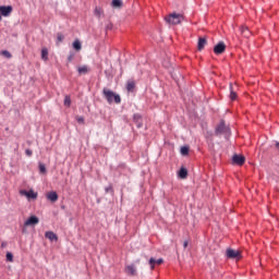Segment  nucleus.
Returning a JSON list of instances; mask_svg holds the SVG:
<instances>
[{
  "instance_id": "nucleus-1",
  "label": "nucleus",
  "mask_w": 279,
  "mask_h": 279,
  "mask_svg": "<svg viewBox=\"0 0 279 279\" xmlns=\"http://www.w3.org/2000/svg\"><path fill=\"white\" fill-rule=\"evenodd\" d=\"M102 95H104L105 99H107L108 104H112V101H114V104H121V96H119L111 89L104 88Z\"/></svg>"
},
{
  "instance_id": "nucleus-2",
  "label": "nucleus",
  "mask_w": 279,
  "mask_h": 279,
  "mask_svg": "<svg viewBox=\"0 0 279 279\" xmlns=\"http://www.w3.org/2000/svg\"><path fill=\"white\" fill-rule=\"evenodd\" d=\"M168 25H180L184 21V15L181 13H171L165 17Z\"/></svg>"
},
{
  "instance_id": "nucleus-3",
  "label": "nucleus",
  "mask_w": 279,
  "mask_h": 279,
  "mask_svg": "<svg viewBox=\"0 0 279 279\" xmlns=\"http://www.w3.org/2000/svg\"><path fill=\"white\" fill-rule=\"evenodd\" d=\"M20 195H22V197H26L28 199H37L38 198V193L34 192V190H21L20 191Z\"/></svg>"
},
{
  "instance_id": "nucleus-4",
  "label": "nucleus",
  "mask_w": 279,
  "mask_h": 279,
  "mask_svg": "<svg viewBox=\"0 0 279 279\" xmlns=\"http://www.w3.org/2000/svg\"><path fill=\"white\" fill-rule=\"evenodd\" d=\"M40 223V219L37 216H31L24 222V228H29V226H38Z\"/></svg>"
},
{
  "instance_id": "nucleus-5",
  "label": "nucleus",
  "mask_w": 279,
  "mask_h": 279,
  "mask_svg": "<svg viewBox=\"0 0 279 279\" xmlns=\"http://www.w3.org/2000/svg\"><path fill=\"white\" fill-rule=\"evenodd\" d=\"M227 258H235L236 260H241V252L233 248H228Z\"/></svg>"
},
{
  "instance_id": "nucleus-6",
  "label": "nucleus",
  "mask_w": 279,
  "mask_h": 279,
  "mask_svg": "<svg viewBox=\"0 0 279 279\" xmlns=\"http://www.w3.org/2000/svg\"><path fill=\"white\" fill-rule=\"evenodd\" d=\"M12 14V5H1L0 7V21L2 16H10Z\"/></svg>"
},
{
  "instance_id": "nucleus-7",
  "label": "nucleus",
  "mask_w": 279,
  "mask_h": 279,
  "mask_svg": "<svg viewBox=\"0 0 279 279\" xmlns=\"http://www.w3.org/2000/svg\"><path fill=\"white\" fill-rule=\"evenodd\" d=\"M225 51H226V44L223 41L218 43L214 47V53H216V56H221V53H223Z\"/></svg>"
},
{
  "instance_id": "nucleus-8",
  "label": "nucleus",
  "mask_w": 279,
  "mask_h": 279,
  "mask_svg": "<svg viewBox=\"0 0 279 279\" xmlns=\"http://www.w3.org/2000/svg\"><path fill=\"white\" fill-rule=\"evenodd\" d=\"M232 161L234 162V165H239L241 167L245 165V157L242 155H234L232 157Z\"/></svg>"
},
{
  "instance_id": "nucleus-9",
  "label": "nucleus",
  "mask_w": 279,
  "mask_h": 279,
  "mask_svg": "<svg viewBox=\"0 0 279 279\" xmlns=\"http://www.w3.org/2000/svg\"><path fill=\"white\" fill-rule=\"evenodd\" d=\"M148 263L150 265V269L154 270L156 268V265H162V263H165V260L162 258L156 259V258L151 257Z\"/></svg>"
},
{
  "instance_id": "nucleus-10",
  "label": "nucleus",
  "mask_w": 279,
  "mask_h": 279,
  "mask_svg": "<svg viewBox=\"0 0 279 279\" xmlns=\"http://www.w3.org/2000/svg\"><path fill=\"white\" fill-rule=\"evenodd\" d=\"M124 271L128 276H136V266H134V264L128 265Z\"/></svg>"
},
{
  "instance_id": "nucleus-11",
  "label": "nucleus",
  "mask_w": 279,
  "mask_h": 279,
  "mask_svg": "<svg viewBox=\"0 0 279 279\" xmlns=\"http://www.w3.org/2000/svg\"><path fill=\"white\" fill-rule=\"evenodd\" d=\"M226 132H228V128L226 126V123L225 122H220V124L216 129V133L217 134H223Z\"/></svg>"
},
{
  "instance_id": "nucleus-12",
  "label": "nucleus",
  "mask_w": 279,
  "mask_h": 279,
  "mask_svg": "<svg viewBox=\"0 0 279 279\" xmlns=\"http://www.w3.org/2000/svg\"><path fill=\"white\" fill-rule=\"evenodd\" d=\"M46 239H48L49 241H58V235L56 233H53V231H47L45 233Z\"/></svg>"
},
{
  "instance_id": "nucleus-13",
  "label": "nucleus",
  "mask_w": 279,
  "mask_h": 279,
  "mask_svg": "<svg viewBox=\"0 0 279 279\" xmlns=\"http://www.w3.org/2000/svg\"><path fill=\"white\" fill-rule=\"evenodd\" d=\"M77 71L80 75H86L90 71V68L88 65H82L77 68Z\"/></svg>"
},
{
  "instance_id": "nucleus-14",
  "label": "nucleus",
  "mask_w": 279,
  "mask_h": 279,
  "mask_svg": "<svg viewBox=\"0 0 279 279\" xmlns=\"http://www.w3.org/2000/svg\"><path fill=\"white\" fill-rule=\"evenodd\" d=\"M47 199H49V202H56L58 199V193L57 192H49L46 195Z\"/></svg>"
},
{
  "instance_id": "nucleus-15",
  "label": "nucleus",
  "mask_w": 279,
  "mask_h": 279,
  "mask_svg": "<svg viewBox=\"0 0 279 279\" xmlns=\"http://www.w3.org/2000/svg\"><path fill=\"white\" fill-rule=\"evenodd\" d=\"M72 47L75 49V51H82V41H80V39H75Z\"/></svg>"
},
{
  "instance_id": "nucleus-16",
  "label": "nucleus",
  "mask_w": 279,
  "mask_h": 279,
  "mask_svg": "<svg viewBox=\"0 0 279 279\" xmlns=\"http://www.w3.org/2000/svg\"><path fill=\"white\" fill-rule=\"evenodd\" d=\"M204 47H206V38L201 37L198 39V44H197L198 51H202V49H204Z\"/></svg>"
},
{
  "instance_id": "nucleus-17",
  "label": "nucleus",
  "mask_w": 279,
  "mask_h": 279,
  "mask_svg": "<svg viewBox=\"0 0 279 279\" xmlns=\"http://www.w3.org/2000/svg\"><path fill=\"white\" fill-rule=\"evenodd\" d=\"M41 60H45L46 62L49 60V50H47V48L41 49Z\"/></svg>"
},
{
  "instance_id": "nucleus-18",
  "label": "nucleus",
  "mask_w": 279,
  "mask_h": 279,
  "mask_svg": "<svg viewBox=\"0 0 279 279\" xmlns=\"http://www.w3.org/2000/svg\"><path fill=\"white\" fill-rule=\"evenodd\" d=\"M187 175H189V171L186 170V168H181L179 171V178H181L182 180H185Z\"/></svg>"
},
{
  "instance_id": "nucleus-19",
  "label": "nucleus",
  "mask_w": 279,
  "mask_h": 279,
  "mask_svg": "<svg viewBox=\"0 0 279 279\" xmlns=\"http://www.w3.org/2000/svg\"><path fill=\"white\" fill-rule=\"evenodd\" d=\"M241 33L243 34L244 38H250V28L242 26L241 27Z\"/></svg>"
},
{
  "instance_id": "nucleus-20",
  "label": "nucleus",
  "mask_w": 279,
  "mask_h": 279,
  "mask_svg": "<svg viewBox=\"0 0 279 279\" xmlns=\"http://www.w3.org/2000/svg\"><path fill=\"white\" fill-rule=\"evenodd\" d=\"M111 5L112 8H121L123 2L121 0H112Z\"/></svg>"
},
{
  "instance_id": "nucleus-21",
  "label": "nucleus",
  "mask_w": 279,
  "mask_h": 279,
  "mask_svg": "<svg viewBox=\"0 0 279 279\" xmlns=\"http://www.w3.org/2000/svg\"><path fill=\"white\" fill-rule=\"evenodd\" d=\"M95 15L98 16V19H101V16H104V9L96 8L95 9Z\"/></svg>"
},
{
  "instance_id": "nucleus-22",
  "label": "nucleus",
  "mask_w": 279,
  "mask_h": 279,
  "mask_svg": "<svg viewBox=\"0 0 279 279\" xmlns=\"http://www.w3.org/2000/svg\"><path fill=\"white\" fill-rule=\"evenodd\" d=\"M230 99L231 101H234L236 99V93L232 88V85H230Z\"/></svg>"
},
{
  "instance_id": "nucleus-23",
  "label": "nucleus",
  "mask_w": 279,
  "mask_h": 279,
  "mask_svg": "<svg viewBox=\"0 0 279 279\" xmlns=\"http://www.w3.org/2000/svg\"><path fill=\"white\" fill-rule=\"evenodd\" d=\"M64 40V35L62 33L57 34V45H60Z\"/></svg>"
},
{
  "instance_id": "nucleus-24",
  "label": "nucleus",
  "mask_w": 279,
  "mask_h": 279,
  "mask_svg": "<svg viewBox=\"0 0 279 279\" xmlns=\"http://www.w3.org/2000/svg\"><path fill=\"white\" fill-rule=\"evenodd\" d=\"M63 104H64V106H65L66 108H70V107H71V96H65Z\"/></svg>"
},
{
  "instance_id": "nucleus-25",
  "label": "nucleus",
  "mask_w": 279,
  "mask_h": 279,
  "mask_svg": "<svg viewBox=\"0 0 279 279\" xmlns=\"http://www.w3.org/2000/svg\"><path fill=\"white\" fill-rule=\"evenodd\" d=\"M135 84L134 82H129L126 85V89L129 90V93H132V90H134Z\"/></svg>"
},
{
  "instance_id": "nucleus-26",
  "label": "nucleus",
  "mask_w": 279,
  "mask_h": 279,
  "mask_svg": "<svg viewBox=\"0 0 279 279\" xmlns=\"http://www.w3.org/2000/svg\"><path fill=\"white\" fill-rule=\"evenodd\" d=\"M181 155L189 156V147H186V146L181 147Z\"/></svg>"
},
{
  "instance_id": "nucleus-27",
  "label": "nucleus",
  "mask_w": 279,
  "mask_h": 279,
  "mask_svg": "<svg viewBox=\"0 0 279 279\" xmlns=\"http://www.w3.org/2000/svg\"><path fill=\"white\" fill-rule=\"evenodd\" d=\"M7 260H8V263H13L14 262V255H12V253H7Z\"/></svg>"
},
{
  "instance_id": "nucleus-28",
  "label": "nucleus",
  "mask_w": 279,
  "mask_h": 279,
  "mask_svg": "<svg viewBox=\"0 0 279 279\" xmlns=\"http://www.w3.org/2000/svg\"><path fill=\"white\" fill-rule=\"evenodd\" d=\"M1 56H4V58H12V53H10V51H8V50H3L2 52H1Z\"/></svg>"
},
{
  "instance_id": "nucleus-29",
  "label": "nucleus",
  "mask_w": 279,
  "mask_h": 279,
  "mask_svg": "<svg viewBox=\"0 0 279 279\" xmlns=\"http://www.w3.org/2000/svg\"><path fill=\"white\" fill-rule=\"evenodd\" d=\"M39 171L40 173H47V167L44 163H39Z\"/></svg>"
},
{
  "instance_id": "nucleus-30",
  "label": "nucleus",
  "mask_w": 279,
  "mask_h": 279,
  "mask_svg": "<svg viewBox=\"0 0 279 279\" xmlns=\"http://www.w3.org/2000/svg\"><path fill=\"white\" fill-rule=\"evenodd\" d=\"M76 121H77V123H80L81 125H84V117L77 116V117H76Z\"/></svg>"
},
{
  "instance_id": "nucleus-31",
  "label": "nucleus",
  "mask_w": 279,
  "mask_h": 279,
  "mask_svg": "<svg viewBox=\"0 0 279 279\" xmlns=\"http://www.w3.org/2000/svg\"><path fill=\"white\" fill-rule=\"evenodd\" d=\"M26 156H32L33 151L31 149L25 150Z\"/></svg>"
},
{
  "instance_id": "nucleus-32",
  "label": "nucleus",
  "mask_w": 279,
  "mask_h": 279,
  "mask_svg": "<svg viewBox=\"0 0 279 279\" xmlns=\"http://www.w3.org/2000/svg\"><path fill=\"white\" fill-rule=\"evenodd\" d=\"M183 247H184V250H186V247H189V241H184Z\"/></svg>"
},
{
  "instance_id": "nucleus-33",
  "label": "nucleus",
  "mask_w": 279,
  "mask_h": 279,
  "mask_svg": "<svg viewBox=\"0 0 279 279\" xmlns=\"http://www.w3.org/2000/svg\"><path fill=\"white\" fill-rule=\"evenodd\" d=\"M68 60H69V62H71V60H73V56H70V57L68 58Z\"/></svg>"
}]
</instances>
